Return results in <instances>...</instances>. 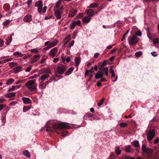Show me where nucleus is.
I'll list each match as a JSON object with an SVG mask.
<instances>
[{
    "mask_svg": "<svg viewBox=\"0 0 159 159\" xmlns=\"http://www.w3.org/2000/svg\"><path fill=\"white\" fill-rule=\"evenodd\" d=\"M46 127H48V129H46V131H53L52 129H55L58 128H60L61 129H69L70 128V126L69 125V124L66 122H62L59 123L58 124H54L53 121H51L50 120L48 121L46 123Z\"/></svg>",
    "mask_w": 159,
    "mask_h": 159,
    "instance_id": "f257e3e1",
    "label": "nucleus"
},
{
    "mask_svg": "<svg viewBox=\"0 0 159 159\" xmlns=\"http://www.w3.org/2000/svg\"><path fill=\"white\" fill-rule=\"evenodd\" d=\"M35 82V80H29L25 83V85L29 90L33 91L36 89Z\"/></svg>",
    "mask_w": 159,
    "mask_h": 159,
    "instance_id": "f03ea898",
    "label": "nucleus"
},
{
    "mask_svg": "<svg viewBox=\"0 0 159 159\" xmlns=\"http://www.w3.org/2000/svg\"><path fill=\"white\" fill-rule=\"evenodd\" d=\"M66 69V66L63 64H60L57 66V68L55 71V76L59 77L57 74H62L65 71Z\"/></svg>",
    "mask_w": 159,
    "mask_h": 159,
    "instance_id": "7ed1b4c3",
    "label": "nucleus"
},
{
    "mask_svg": "<svg viewBox=\"0 0 159 159\" xmlns=\"http://www.w3.org/2000/svg\"><path fill=\"white\" fill-rule=\"evenodd\" d=\"M155 135V130L154 129L150 130L147 133V139L149 141H151L154 137Z\"/></svg>",
    "mask_w": 159,
    "mask_h": 159,
    "instance_id": "20e7f679",
    "label": "nucleus"
},
{
    "mask_svg": "<svg viewBox=\"0 0 159 159\" xmlns=\"http://www.w3.org/2000/svg\"><path fill=\"white\" fill-rule=\"evenodd\" d=\"M35 7L38 8L37 11L39 13L41 14L42 11L43 3L42 1H39L36 2L34 4Z\"/></svg>",
    "mask_w": 159,
    "mask_h": 159,
    "instance_id": "39448f33",
    "label": "nucleus"
},
{
    "mask_svg": "<svg viewBox=\"0 0 159 159\" xmlns=\"http://www.w3.org/2000/svg\"><path fill=\"white\" fill-rule=\"evenodd\" d=\"M58 41L57 39L54 40L53 41H48L45 42L44 44L45 45H48L50 48L55 47L58 43Z\"/></svg>",
    "mask_w": 159,
    "mask_h": 159,
    "instance_id": "423d86ee",
    "label": "nucleus"
},
{
    "mask_svg": "<svg viewBox=\"0 0 159 159\" xmlns=\"http://www.w3.org/2000/svg\"><path fill=\"white\" fill-rule=\"evenodd\" d=\"M104 75H103L101 72H98L95 75V78L96 79H101L100 81L103 82L107 81L106 79L103 77Z\"/></svg>",
    "mask_w": 159,
    "mask_h": 159,
    "instance_id": "0eeeda50",
    "label": "nucleus"
},
{
    "mask_svg": "<svg viewBox=\"0 0 159 159\" xmlns=\"http://www.w3.org/2000/svg\"><path fill=\"white\" fill-rule=\"evenodd\" d=\"M81 24V23L80 20H78L77 21L74 20L70 24V29H73L76 25H80Z\"/></svg>",
    "mask_w": 159,
    "mask_h": 159,
    "instance_id": "6e6552de",
    "label": "nucleus"
},
{
    "mask_svg": "<svg viewBox=\"0 0 159 159\" xmlns=\"http://www.w3.org/2000/svg\"><path fill=\"white\" fill-rule=\"evenodd\" d=\"M138 41L137 38L135 35H133L130 38V39L129 40V43L130 45L135 44Z\"/></svg>",
    "mask_w": 159,
    "mask_h": 159,
    "instance_id": "1a4fd4ad",
    "label": "nucleus"
},
{
    "mask_svg": "<svg viewBox=\"0 0 159 159\" xmlns=\"http://www.w3.org/2000/svg\"><path fill=\"white\" fill-rule=\"evenodd\" d=\"M58 51V48H54L52 49L49 52L48 54L50 56L54 57Z\"/></svg>",
    "mask_w": 159,
    "mask_h": 159,
    "instance_id": "9d476101",
    "label": "nucleus"
},
{
    "mask_svg": "<svg viewBox=\"0 0 159 159\" xmlns=\"http://www.w3.org/2000/svg\"><path fill=\"white\" fill-rule=\"evenodd\" d=\"M40 57V55H35L30 59V61L31 63H34L37 62Z\"/></svg>",
    "mask_w": 159,
    "mask_h": 159,
    "instance_id": "9b49d317",
    "label": "nucleus"
},
{
    "mask_svg": "<svg viewBox=\"0 0 159 159\" xmlns=\"http://www.w3.org/2000/svg\"><path fill=\"white\" fill-rule=\"evenodd\" d=\"M100 70L98 71V72H101L103 75H104H104L106 76H108V67H104L100 68Z\"/></svg>",
    "mask_w": 159,
    "mask_h": 159,
    "instance_id": "f8f14e48",
    "label": "nucleus"
},
{
    "mask_svg": "<svg viewBox=\"0 0 159 159\" xmlns=\"http://www.w3.org/2000/svg\"><path fill=\"white\" fill-rule=\"evenodd\" d=\"M49 77V75L48 73L43 74L39 77V80H41L42 82H43Z\"/></svg>",
    "mask_w": 159,
    "mask_h": 159,
    "instance_id": "ddd939ff",
    "label": "nucleus"
},
{
    "mask_svg": "<svg viewBox=\"0 0 159 159\" xmlns=\"http://www.w3.org/2000/svg\"><path fill=\"white\" fill-rule=\"evenodd\" d=\"M32 19V16L30 15H28L24 17L23 20L25 22H29Z\"/></svg>",
    "mask_w": 159,
    "mask_h": 159,
    "instance_id": "4468645a",
    "label": "nucleus"
},
{
    "mask_svg": "<svg viewBox=\"0 0 159 159\" xmlns=\"http://www.w3.org/2000/svg\"><path fill=\"white\" fill-rule=\"evenodd\" d=\"M54 13L55 16L57 19H59L61 18L62 13V11H60L59 9H57L55 11Z\"/></svg>",
    "mask_w": 159,
    "mask_h": 159,
    "instance_id": "2eb2a0df",
    "label": "nucleus"
},
{
    "mask_svg": "<svg viewBox=\"0 0 159 159\" xmlns=\"http://www.w3.org/2000/svg\"><path fill=\"white\" fill-rule=\"evenodd\" d=\"M22 99L23 101V103L25 104H28L31 102V100L28 98L25 97H22Z\"/></svg>",
    "mask_w": 159,
    "mask_h": 159,
    "instance_id": "dca6fc26",
    "label": "nucleus"
},
{
    "mask_svg": "<svg viewBox=\"0 0 159 159\" xmlns=\"http://www.w3.org/2000/svg\"><path fill=\"white\" fill-rule=\"evenodd\" d=\"M77 11L76 10L73 9L71 10L69 13V17H72L74 16L77 13Z\"/></svg>",
    "mask_w": 159,
    "mask_h": 159,
    "instance_id": "f3484780",
    "label": "nucleus"
},
{
    "mask_svg": "<svg viewBox=\"0 0 159 159\" xmlns=\"http://www.w3.org/2000/svg\"><path fill=\"white\" fill-rule=\"evenodd\" d=\"M81 62V59L80 57H75V66L77 67L80 65Z\"/></svg>",
    "mask_w": 159,
    "mask_h": 159,
    "instance_id": "a211bd4d",
    "label": "nucleus"
},
{
    "mask_svg": "<svg viewBox=\"0 0 159 159\" xmlns=\"http://www.w3.org/2000/svg\"><path fill=\"white\" fill-rule=\"evenodd\" d=\"M87 14L90 16H93L94 15V11L93 9H89L87 11Z\"/></svg>",
    "mask_w": 159,
    "mask_h": 159,
    "instance_id": "6ab92c4d",
    "label": "nucleus"
},
{
    "mask_svg": "<svg viewBox=\"0 0 159 159\" xmlns=\"http://www.w3.org/2000/svg\"><path fill=\"white\" fill-rule=\"evenodd\" d=\"M91 20V18L87 16H84L83 19V21L84 23H89L90 22Z\"/></svg>",
    "mask_w": 159,
    "mask_h": 159,
    "instance_id": "aec40b11",
    "label": "nucleus"
},
{
    "mask_svg": "<svg viewBox=\"0 0 159 159\" xmlns=\"http://www.w3.org/2000/svg\"><path fill=\"white\" fill-rule=\"evenodd\" d=\"M74 69V68L73 67H70L65 73V75H68L70 74L73 70Z\"/></svg>",
    "mask_w": 159,
    "mask_h": 159,
    "instance_id": "412c9836",
    "label": "nucleus"
},
{
    "mask_svg": "<svg viewBox=\"0 0 159 159\" xmlns=\"http://www.w3.org/2000/svg\"><path fill=\"white\" fill-rule=\"evenodd\" d=\"M15 81L14 79L12 78L9 79L7 81L6 84L7 85H9L12 84Z\"/></svg>",
    "mask_w": 159,
    "mask_h": 159,
    "instance_id": "4be33fe9",
    "label": "nucleus"
},
{
    "mask_svg": "<svg viewBox=\"0 0 159 159\" xmlns=\"http://www.w3.org/2000/svg\"><path fill=\"white\" fill-rule=\"evenodd\" d=\"M13 55L16 57H21L23 56V55L20 52H14L13 54Z\"/></svg>",
    "mask_w": 159,
    "mask_h": 159,
    "instance_id": "5701e85b",
    "label": "nucleus"
},
{
    "mask_svg": "<svg viewBox=\"0 0 159 159\" xmlns=\"http://www.w3.org/2000/svg\"><path fill=\"white\" fill-rule=\"evenodd\" d=\"M22 67L19 66L15 68L14 69V72L15 73H17L19 72L20 70L22 69Z\"/></svg>",
    "mask_w": 159,
    "mask_h": 159,
    "instance_id": "b1692460",
    "label": "nucleus"
},
{
    "mask_svg": "<svg viewBox=\"0 0 159 159\" xmlns=\"http://www.w3.org/2000/svg\"><path fill=\"white\" fill-rule=\"evenodd\" d=\"M23 155L28 158H30V153L28 151L25 150L23 152Z\"/></svg>",
    "mask_w": 159,
    "mask_h": 159,
    "instance_id": "393cba45",
    "label": "nucleus"
},
{
    "mask_svg": "<svg viewBox=\"0 0 159 159\" xmlns=\"http://www.w3.org/2000/svg\"><path fill=\"white\" fill-rule=\"evenodd\" d=\"M31 106H25L23 108V112H26L31 108Z\"/></svg>",
    "mask_w": 159,
    "mask_h": 159,
    "instance_id": "a878e982",
    "label": "nucleus"
},
{
    "mask_svg": "<svg viewBox=\"0 0 159 159\" xmlns=\"http://www.w3.org/2000/svg\"><path fill=\"white\" fill-rule=\"evenodd\" d=\"M132 143L135 147L138 148L139 147V144L138 141H134L132 142Z\"/></svg>",
    "mask_w": 159,
    "mask_h": 159,
    "instance_id": "bb28decb",
    "label": "nucleus"
},
{
    "mask_svg": "<svg viewBox=\"0 0 159 159\" xmlns=\"http://www.w3.org/2000/svg\"><path fill=\"white\" fill-rule=\"evenodd\" d=\"M93 67H92L91 68V69L90 70H86L85 72V74L84 75L85 77H86V76L88 75L89 73V72H93Z\"/></svg>",
    "mask_w": 159,
    "mask_h": 159,
    "instance_id": "cd10ccee",
    "label": "nucleus"
},
{
    "mask_svg": "<svg viewBox=\"0 0 159 159\" xmlns=\"http://www.w3.org/2000/svg\"><path fill=\"white\" fill-rule=\"evenodd\" d=\"M16 93L14 92H11L7 94V97L8 98H11L14 97L16 94Z\"/></svg>",
    "mask_w": 159,
    "mask_h": 159,
    "instance_id": "c85d7f7f",
    "label": "nucleus"
},
{
    "mask_svg": "<svg viewBox=\"0 0 159 159\" xmlns=\"http://www.w3.org/2000/svg\"><path fill=\"white\" fill-rule=\"evenodd\" d=\"M152 152L153 151L152 149L150 148H147L146 149L144 152L148 154L152 153Z\"/></svg>",
    "mask_w": 159,
    "mask_h": 159,
    "instance_id": "c756f323",
    "label": "nucleus"
},
{
    "mask_svg": "<svg viewBox=\"0 0 159 159\" xmlns=\"http://www.w3.org/2000/svg\"><path fill=\"white\" fill-rule=\"evenodd\" d=\"M40 49V48L38 49L37 48L32 49L30 50V51L32 53H39V50Z\"/></svg>",
    "mask_w": 159,
    "mask_h": 159,
    "instance_id": "7c9ffc66",
    "label": "nucleus"
},
{
    "mask_svg": "<svg viewBox=\"0 0 159 159\" xmlns=\"http://www.w3.org/2000/svg\"><path fill=\"white\" fill-rule=\"evenodd\" d=\"M125 150L127 152H130L131 151V146L129 145L126 146L125 148Z\"/></svg>",
    "mask_w": 159,
    "mask_h": 159,
    "instance_id": "2f4dec72",
    "label": "nucleus"
},
{
    "mask_svg": "<svg viewBox=\"0 0 159 159\" xmlns=\"http://www.w3.org/2000/svg\"><path fill=\"white\" fill-rule=\"evenodd\" d=\"M9 66L11 68H12L14 67L15 66H17V64L15 62H10L8 63Z\"/></svg>",
    "mask_w": 159,
    "mask_h": 159,
    "instance_id": "473e14b6",
    "label": "nucleus"
},
{
    "mask_svg": "<svg viewBox=\"0 0 159 159\" xmlns=\"http://www.w3.org/2000/svg\"><path fill=\"white\" fill-rule=\"evenodd\" d=\"M98 4L96 3H93L90 4L89 6V8H94L97 7Z\"/></svg>",
    "mask_w": 159,
    "mask_h": 159,
    "instance_id": "72a5a7b5",
    "label": "nucleus"
},
{
    "mask_svg": "<svg viewBox=\"0 0 159 159\" xmlns=\"http://www.w3.org/2000/svg\"><path fill=\"white\" fill-rule=\"evenodd\" d=\"M104 100H105V98H102L100 100L99 102L98 103V107H100V106H101L102 105L103 102V101H104Z\"/></svg>",
    "mask_w": 159,
    "mask_h": 159,
    "instance_id": "f704fd0d",
    "label": "nucleus"
},
{
    "mask_svg": "<svg viewBox=\"0 0 159 159\" xmlns=\"http://www.w3.org/2000/svg\"><path fill=\"white\" fill-rule=\"evenodd\" d=\"M25 82V80H18L14 83L15 84H19L24 83Z\"/></svg>",
    "mask_w": 159,
    "mask_h": 159,
    "instance_id": "c9c22d12",
    "label": "nucleus"
},
{
    "mask_svg": "<svg viewBox=\"0 0 159 159\" xmlns=\"http://www.w3.org/2000/svg\"><path fill=\"white\" fill-rule=\"evenodd\" d=\"M127 124L125 122H121L120 123V125L121 127H124L127 126Z\"/></svg>",
    "mask_w": 159,
    "mask_h": 159,
    "instance_id": "e433bc0d",
    "label": "nucleus"
},
{
    "mask_svg": "<svg viewBox=\"0 0 159 159\" xmlns=\"http://www.w3.org/2000/svg\"><path fill=\"white\" fill-rule=\"evenodd\" d=\"M115 153L118 155H119L121 153V151L119 149V148H117L115 149Z\"/></svg>",
    "mask_w": 159,
    "mask_h": 159,
    "instance_id": "4c0bfd02",
    "label": "nucleus"
},
{
    "mask_svg": "<svg viewBox=\"0 0 159 159\" xmlns=\"http://www.w3.org/2000/svg\"><path fill=\"white\" fill-rule=\"evenodd\" d=\"M11 20H7L5 21H4L3 22V24L4 25H8L11 21Z\"/></svg>",
    "mask_w": 159,
    "mask_h": 159,
    "instance_id": "58836bf2",
    "label": "nucleus"
},
{
    "mask_svg": "<svg viewBox=\"0 0 159 159\" xmlns=\"http://www.w3.org/2000/svg\"><path fill=\"white\" fill-rule=\"evenodd\" d=\"M142 55V52H138L135 53V56L136 57H140Z\"/></svg>",
    "mask_w": 159,
    "mask_h": 159,
    "instance_id": "ea45409f",
    "label": "nucleus"
},
{
    "mask_svg": "<svg viewBox=\"0 0 159 159\" xmlns=\"http://www.w3.org/2000/svg\"><path fill=\"white\" fill-rule=\"evenodd\" d=\"M61 2V0H58L56 3V4L55 5V7L56 8H58L60 6V4Z\"/></svg>",
    "mask_w": 159,
    "mask_h": 159,
    "instance_id": "a19ab883",
    "label": "nucleus"
},
{
    "mask_svg": "<svg viewBox=\"0 0 159 159\" xmlns=\"http://www.w3.org/2000/svg\"><path fill=\"white\" fill-rule=\"evenodd\" d=\"M70 60V57H68L66 58H65V60L64 62V63H65L66 62H69Z\"/></svg>",
    "mask_w": 159,
    "mask_h": 159,
    "instance_id": "79ce46f5",
    "label": "nucleus"
},
{
    "mask_svg": "<svg viewBox=\"0 0 159 159\" xmlns=\"http://www.w3.org/2000/svg\"><path fill=\"white\" fill-rule=\"evenodd\" d=\"M153 43L154 44H157L159 43V39H153Z\"/></svg>",
    "mask_w": 159,
    "mask_h": 159,
    "instance_id": "37998d69",
    "label": "nucleus"
},
{
    "mask_svg": "<svg viewBox=\"0 0 159 159\" xmlns=\"http://www.w3.org/2000/svg\"><path fill=\"white\" fill-rule=\"evenodd\" d=\"M70 39V35H69L64 39V41H66L67 42H68Z\"/></svg>",
    "mask_w": 159,
    "mask_h": 159,
    "instance_id": "c03bdc74",
    "label": "nucleus"
},
{
    "mask_svg": "<svg viewBox=\"0 0 159 159\" xmlns=\"http://www.w3.org/2000/svg\"><path fill=\"white\" fill-rule=\"evenodd\" d=\"M39 76V75L35 74V75H34L33 76H30L29 78V79H34V78H36L38 77Z\"/></svg>",
    "mask_w": 159,
    "mask_h": 159,
    "instance_id": "a18cd8bd",
    "label": "nucleus"
},
{
    "mask_svg": "<svg viewBox=\"0 0 159 159\" xmlns=\"http://www.w3.org/2000/svg\"><path fill=\"white\" fill-rule=\"evenodd\" d=\"M16 88V86H12L11 87V88H10L8 89V91L9 92L10 91H14L15 90Z\"/></svg>",
    "mask_w": 159,
    "mask_h": 159,
    "instance_id": "49530a36",
    "label": "nucleus"
},
{
    "mask_svg": "<svg viewBox=\"0 0 159 159\" xmlns=\"http://www.w3.org/2000/svg\"><path fill=\"white\" fill-rule=\"evenodd\" d=\"M32 0H28L27 1V4L28 5V7H30L31 6V3H32Z\"/></svg>",
    "mask_w": 159,
    "mask_h": 159,
    "instance_id": "de8ad7c7",
    "label": "nucleus"
},
{
    "mask_svg": "<svg viewBox=\"0 0 159 159\" xmlns=\"http://www.w3.org/2000/svg\"><path fill=\"white\" fill-rule=\"evenodd\" d=\"M31 69L32 66H30L26 68V69L25 70V71L26 72H29Z\"/></svg>",
    "mask_w": 159,
    "mask_h": 159,
    "instance_id": "09e8293b",
    "label": "nucleus"
},
{
    "mask_svg": "<svg viewBox=\"0 0 159 159\" xmlns=\"http://www.w3.org/2000/svg\"><path fill=\"white\" fill-rule=\"evenodd\" d=\"M17 103V102L16 101H14L11 102L10 104V105L11 106H14Z\"/></svg>",
    "mask_w": 159,
    "mask_h": 159,
    "instance_id": "8fccbe9b",
    "label": "nucleus"
},
{
    "mask_svg": "<svg viewBox=\"0 0 159 159\" xmlns=\"http://www.w3.org/2000/svg\"><path fill=\"white\" fill-rule=\"evenodd\" d=\"M83 15L82 13H80L76 16V18L77 19H80L83 16Z\"/></svg>",
    "mask_w": 159,
    "mask_h": 159,
    "instance_id": "3c124183",
    "label": "nucleus"
},
{
    "mask_svg": "<svg viewBox=\"0 0 159 159\" xmlns=\"http://www.w3.org/2000/svg\"><path fill=\"white\" fill-rule=\"evenodd\" d=\"M67 134L68 133L66 131H64L62 133L61 135L62 136L64 137L66 136Z\"/></svg>",
    "mask_w": 159,
    "mask_h": 159,
    "instance_id": "603ef678",
    "label": "nucleus"
},
{
    "mask_svg": "<svg viewBox=\"0 0 159 159\" xmlns=\"http://www.w3.org/2000/svg\"><path fill=\"white\" fill-rule=\"evenodd\" d=\"M107 64V62L106 61H105L103 62L102 64L101 65V67L100 68H102V67H104V66L106 65Z\"/></svg>",
    "mask_w": 159,
    "mask_h": 159,
    "instance_id": "864d4df0",
    "label": "nucleus"
},
{
    "mask_svg": "<svg viewBox=\"0 0 159 159\" xmlns=\"http://www.w3.org/2000/svg\"><path fill=\"white\" fill-rule=\"evenodd\" d=\"M74 43V40L72 41L69 44V47L70 48L72 46H73Z\"/></svg>",
    "mask_w": 159,
    "mask_h": 159,
    "instance_id": "5fc2aeb1",
    "label": "nucleus"
},
{
    "mask_svg": "<svg viewBox=\"0 0 159 159\" xmlns=\"http://www.w3.org/2000/svg\"><path fill=\"white\" fill-rule=\"evenodd\" d=\"M4 44V41L2 39H0V47H2Z\"/></svg>",
    "mask_w": 159,
    "mask_h": 159,
    "instance_id": "6e6d98bb",
    "label": "nucleus"
},
{
    "mask_svg": "<svg viewBox=\"0 0 159 159\" xmlns=\"http://www.w3.org/2000/svg\"><path fill=\"white\" fill-rule=\"evenodd\" d=\"M147 148H146V146L144 145H143L142 146V150L143 151V152H144V151H145L146 149Z\"/></svg>",
    "mask_w": 159,
    "mask_h": 159,
    "instance_id": "4d7b16f0",
    "label": "nucleus"
},
{
    "mask_svg": "<svg viewBox=\"0 0 159 159\" xmlns=\"http://www.w3.org/2000/svg\"><path fill=\"white\" fill-rule=\"evenodd\" d=\"M156 52L154 51L151 52V54L154 57H156L157 56V55L156 54Z\"/></svg>",
    "mask_w": 159,
    "mask_h": 159,
    "instance_id": "13d9d810",
    "label": "nucleus"
},
{
    "mask_svg": "<svg viewBox=\"0 0 159 159\" xmlns=\"http://www.w3.org/2000/svg\"><path fill=\"white\" fill-rule=\"evenodd\" d=\"M124 159H134V157H132L130 156H127L125 157Z\"/></svg>",
    "mask_w": 159,
    "mask_h": 159,
    "instance_id": "bf43d9fd",
    "label": "nucleus"
},
{
    "mask_svg": "<svg viewBox=\"0 0 159 159\" xmlns=\"http://www.w3.org/2000/svg\"><path fill=\"white\" fill-rule=\"evenodd\" d=\"M5 106V105L0 104V111L2 110Z\"/></svg>",
    "mask_w": 159,
    "mask_h": 159,
    "instance_id": "052dcab7",
    "label": "nucleus"
},
{
    "mask_svg": "<svg viewBox=\"0 0 159 159\" xmlns=\"http://www.w3.org/2000/svg\"><path fill=\"white\" fill-rule=\"evenodd\" d=\"M47 9V7L46 6H44L43 7V9H42V12H43V13H45L46 12Z\"/></svg>",
    "mask_w": 159,
    "mask_h": 159,
    "instance_id": "680f3d73",
    "label": "nucleus"
},
{
    "mask_svg": "<svg viewBox=\"0 0 159 159\" xmlns=\"http://www.w3.org/2000/svg\"><path fill=\"white\" fill-rule=\"evenodd\" d=\"M136 34L139 36H141L142 35V33L140 31H138L136 33Z\"/></svg>",
    "mask_w": 159,
    "mask_h": 159,
    "instance_id": "e2e57ef3",
    "label": "nucleus"
},
{
    "mask_svg": "<svg viewBox=\"0 0 159 159\" xmlns=\"http://www.w3.org/2000/svg\"><path fill=\"white\" fill-rule=\"evenodd\" d=\"M5 99L3 98H0V103H3L5 101Z\"/></svg>",
    "mask_w": 159,
    "mask_h": 159,
    "instance_id": "0e129e2a",
    "label": "nucleus"
},
{
    "mask_svg": "<svg viewBox=\"0 0 159 159\" xmlns=\"http://www.w3.org/2000/svg\"><path fill=\"white\" fill-rule=\"evenodd\" d=\"M2 121L3 123H4L3 125H4L6 121V117L5 116L3 117L2 119Z\"/></svg>",
    "mask_w": 159,
    "mask_h": 159,
    "instance_id": "69168bd1",
    "label": "nucleus"
},
{
    "mask_svg": "<svg viewBox=\"0 0 159 159\" xmlns=\"http://www.w3.org/2000/svg\"><path fill=\"white\" fill-rule=\"evenodd\" d=\"M159 142V138H157L155 140L154 142V144L157 143H158Z\"/></svg>",
    "mask_w": 159,
    "mask_h": 159,
    "instance_id": "338daca9",
    "label": "nucleus"
},
{
    "mask_svg": "<svg viewBox=\"0 0 159 159\" xmlns=\"http://www.w3.org/2000/svg\"><path fill=\"white\" fill-rule=\"evenodd\" d=\"M31 57V56L30 55H27V56H24L23 57V59H26L29 57Z\"/></svg>",
    "mask_w": 159,
    "mask_h": 159,
    "instance_id": "774afa93",
    "label": "nucleus"
}]
</instances>
